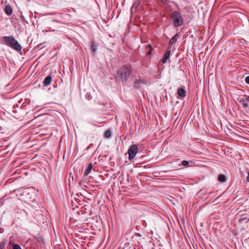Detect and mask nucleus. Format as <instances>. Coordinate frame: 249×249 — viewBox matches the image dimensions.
I'll return each mask as SVG.
<instances>
[{"label": "nucleus", "mask_w": 249, "mask_h": 249, "mask_svg": "<svg viewBox=\"0 0 249 249\" xmlns=\"http://www.w3.org/2000/svg\"><path fill=\"white\" fill-rule=\"evenodd\" d=\"M131 72L130 66L125 65L120 68L118 71L116 78L122 81H126Z\"/></svg>", "instance_id": "obj_1"}, {"label": "nucleus", "mask_w": 249, "mask_h": 249, "mask_svg": "<svg viewBox=\"0 0 249 249\" xmlns=\"http://www.w3.org/2000/svg\"><path fill=\"white\" fill-rule=\"evenodd\" d=\"M3 43L17 51L21 50V46L13 36H5L3 37Z\"/></svg>", "instance_id": "obj_2"}, {"label": "nucleus", "mask_w": 249, "mask_h": 249, "mask_svg": "<svg viewBox=\"0 0 249 249\" xmlns=\"http://www.w3.org/2000/svg\"><path fill=\"white\" fill-rule=\"evenodd\" d=\"M171 18L173 20L174 26L177 27L181 25L183 23L182 18L179 12L175 11L171 15Z\"/></svg>", "instance_id": "obj_3"}, {"label": "nucleus", "mask_w": 249, "mask_h": 249, "mask_svg": "<svg viewBox=\"0 0 249 249\" xmlns=\"http://www.w3.org/2000/svg\"><path fill=\"white\" fill-rule=\"evenodd\" d=\"M138 152V148L136 144L132 145L128 150V159L132 160L134 158L136 154Z\"/></svg>", "instance_id": "obj_4"}, {"label": "nucleus", "mask_w": 249, "mask_h": 249, "mask_svg": "<svg viewBox=\"0 0 249 249\" xmlns=\"http://www.w3.org/2000/svg\"><path fill=\"white\" fill-rule=\"evenodd\" d=\"M170 50L167 51L165 53L163 58L161 60L162 63H165L166 61L170 58Z\"/></svg>", "instance_id": "obj_5"}, {"label": "nucleus", "mask_w": 249, "mask_h": 249, "mask_svg": "<svg viewBox=\"0 0 249 249\" xmlns=\"http://www.w3.org/2000/svg\"><path fill=\"white\" fill-rule=\"evenodd\" d=\"M245 96L246 97V99H240L239 102L243 105V107L246 108L249 107V105L247 103L249 101H247V96L245 95Z\"/></svg>", "instance_id": "obj_6"}, {"label": "nucleus", "mask_w": 249, "mask_h": 249, "mask_svg": "<svg viewBox=\"0 0 249 249\" xmlns=\"http://www.w3.org/2000/svg\"><path fill=\"white\" fill-rule=\"evenodd\" d=\"M178 95L181 98H184L186 96V91L184 89L180 88L178 90Z\"/></svg>", "instance_id": "obj_7"}, {"label": "nucleus", "mask_w": 249, "mask_h": 249, "mask_svg": "<svg viewBox=\"0 0 249 249\" xmlns=\"http://www.w3.org/2000/svg\"><path fill=\"white\" fill-rule=\"evenodd\" d=\"M92 167H93V165H92V163H90L89 164L87 169L85 170V171L84 172V176H87L88 175V174L91 171Z\"/></svg>", "instance_id": "obj_8"}, {"label": "nucleus", "mask_w": 249, "mask_h": 249, "mask_svg": "<svg viewBox=\"0 0 249 249\" xmlns=\"http://www.w3.org/2000/svg\"><path fill=\"white\" fill-rule=\"evenodd\" d=\"M144 83V81L143 80H136L135 82L134 87L137 89H140L141 88V85Z\"/></svg>", "instance_id": "obj_9"}, {"label": "nucleus", "mask_w": 249, "mask_h": 249, "mask_svg": "<svg viewBox=\"0 0 249 249\" xmlns=\"http://www.w3.org/2000/svg\"><path fill=\"white\" fill-rule=\"evenodd\" d=\"M179 36L178 34H176L173 37H172L169 41V44L173 45L175 44L177 42Z\"/></svg>", "instance_id": "obj_10"}, {"label": "nucleus", "mask_w": 249, "mask_h": 249, "mask_svg": "<svg viewBox=\"0 0 249 249\" xmlns=\"http://www.w3.org/2000/svg\"><path fill=\"white\" fill-rule=\"evenodd\" d=\"M52 81V77L51 76H47L44 81L43 84L45 86L49 85Z\"/></svg>", "instance_id": "obj_11"}, {"label": "nucleus", "mask_w": 249, "mask_h": 249, "mask_svg": "<svg viewBox=\"0 0 249 249\" xmlns=\"http://www.w3.org/2000/svg\"><path fill=\"white\" fill-rule=\"evenodd\" d=\"M5 12L8 15L10 16L12 13V9L9 5H7L5 8Z\"/></svg>", "instance_id": "obj_12"}, {"label": "nucleus", "mask_w": 249, "mask_h": 249, "mask_svg": "<svg viewBox=\"0 0 249 249\" xmlns=\"http://www.w3.org/2000/svg\"><path fill=\"white\" fill-rule=\"evenodd\" d=\"M218 180L222 182H224L226 181V176L224 175H220L218 176Z\"/></svg>", "instance_id": "obj_13"}, {"label": "nucleus", "mask_w": 249, "mask_h": 249, "mask_svg": "<svg viewBox=\"0 0 249 249\" xmlns=\"http://www.w3.org/2000/svg\"><path fill=\"white\" fill-rule=\"evenodd\" d=\"M91 49L93 53H95L97 49V45L94 42L91 43Z\"/></svg>", "instance_id": "obj_14"}, {"label": "nucleus", "mask_w": 249, "mask_h": 249, "mask_svg": "<svg viewBox=\"0 0 249 249\" xmlns=\"http://www.w3.org/2000/svg\"><path fill=\"white\" fill-rule=\"evenodd\" d=\"M105 137L107 138H109L111 136V133L109 130H107L105 133Z\"/></svg>", "instance_id": "obj_15"}, {"label": "nucleus", "mask_w": 249, "mask_h": 249, "mask_svg": "<svg viewBox=\"0 0 249 249\" xmlns=\"http://www.w3.org/2000/svg\"><path fill=\"white\" fill-rule=\"evenodd\" d=\"M181 164L185 167H190L191 165L189 164V162L187 160H182L181 162Z\"/></svg>", "instance_id": "obj_16"}, {"label": "nucleus", "mask_w": 249, "mask_h": 249, "mask_svg": "<svg viewBox=\"0 0 249 249\" xmlns=\"http://www.w3.org/2000/svg\"><path fill=\"white\" fill-rule=\"evenodd\" d=\"M12 249H21L19 245L14 244Z\"/></svg>", "instance_id": "obj_17"}, {"label": "nucleus", "mask_w": 249, "mask_h": 249, "mask_svg": "<svg viewBox=\"0 0 249 249\" xmlns=\"http://www.w3.org/2000/svg\"><path fill=\"white\" fill-rule=\"evenodd\" d=\"M6 245V243L4 242V241L1 242L0 244V249H3L5 245Z\"/></svg>", "instance_id": "obj_18"}, {"label": "nucleus", "mask_w": 249, "mask_h": 249, "mask_svg": "<svg viewBox=\"0 0 249 249\" xmlns=\"http://www.w3.org/2000/svg\"><path fill=\"white\" fill-rule=\"evenodd\" d=\"M245 81L247 83L249 84V76H247L246 77Z\"/></svg>", "instance_id": "obj_19"}, {"label": "nucleus", "mask_w": 249, "mask_h": 249, "mask_svg": "<svg viewBox=\"0 0 249 249\" xmlns=\"http://www.w3.org/2000/svg\"><path fill=\"white\" fill-rule=\"evenodd\" d=\"M247 181L249 182V171L248 173V176L247 178Z\"/></svg>", "instance_id": "obj_20"}, {"label": "nucleus", "mask_w": 249, "mask_h": 249, "mask_svg": "<svg viewBox=\"0 0 249 249\" xmlns=\"http://www.w3.org/2000/svg\"><path fill=\"white\" fill-rule=\"evenodd\" d=\"M147 48L148 49H149V50H150V49H151L152 46H151V45L149 44V45H148L147 46Z\"/></svg>", "instance_id": "obj_21"}, {"label": "nucleus", "mask_w": 249, "mask_h": 249, "mask_svg": "<svg viewBox=\"0 0 249 249\" xmlns=\"http://www.w3.org/2000/svg\"><path fill=\"white\" fill-rule=\"evenodd\" d=\"M151 50L150 49L147 53V54L148 55H149L150 54H151Z\"/></svg>", "instance_id": "obj_22"}, {"label": "nucleus", "mask_w": 249, "mask_h": 249, "mask_svg": "<svg viewBox=\"0 0 249 249\" xmlns=\"http://www.w3.org/2000/svg\"><path fill=\"white\" fill-rule=\"evenodd\" d=\"M247 101H249V96H247Z\"/></svg>", "instance_id": "obj_23"}]
</instances>
